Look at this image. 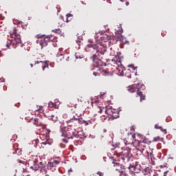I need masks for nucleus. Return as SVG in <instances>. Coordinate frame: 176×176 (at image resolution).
I'll list each match as a JSON object with an SVG mask.
<instances>
[{"mask_svg": "<svg viewBox=\"0 0 176 176\" xmlns=\"http://www.w3.org/2000/svg\"><path fill=\"white\" fill-rule=\"evenodd\" d=\"M160 130L161 131H162V133H164V134H167V129H163V127L161 126V128H160Z\"/></svg>", "mask_w": 176, "mask_h": 176, "instance_id": "obj_27", "label": "nucleus"}, {"mask_svg": "<svg viewBox=\"0 0 176 176\" xmlns=\"http://www.w3.org/2000/svg\"><path fill=\"white\" fill-rule=\"evenodd\" d=\"M132 138L134 140V138H135V135H133Z\"/></svg>", "mask_w": 176, "mask_h": 176, "instance_id": "obj_41", "label": "nucleus"}, {"mask_svg": "<svg viewBox=\"0 0 176 176\" xmlns=\"http://www.w3.org/2000/svg\"><path fill=\"white\" fill-rule=\"evenodd\" d=\"M112 63H113V67L118 71L119 74L122 76L124 75V67L122 65V61L120 60H112Z\"/></svg>", "mask_w": 176, "mask_h": 176, "instance_id": "obj_7", "label": "nucleus"}, {"mask_svg": "<svg viewBox=\"0 0 176 176\" xmlns=\"http://www.w3.org/2000/svg\"><path fill=\"white\" fill-rule=\"evenodd\" d=\"M54 108H56V109L58 108V107H57V104H56V102H54Z\"/></svg>", "mask_w": 176, "mask_h": 176, "instance_id": "obj_39", "label": "nucleus"}, {"mask_svg": "<svg viewBox=\"0 0 176 176\" xmlns=\"http://www.w3.org/2000/svg\"><path fill=\"white\" fill-rule=\"evenodd\" d=\"M94 176H104V173L102 172H98L94 174Z\"/></svg>", "mask_w": 176, "mask_h": 176, "instance_id": "obj_25", "label": "nucleus"}, {"mask_svg": "<svg viewBox=\"0 0 176 176\" xmlns=\"http://www.w3.org/2000/svg\"><path fill=\"white\" fill-rule=\"evenodd\" d=\"M167 174H168V170H166L164 173V176H167Z\"/></svg>", "mask_w": 176, "mask_h": 176, "instance_id": "obj_36", "label": "nucleus"}, {"mask_svg": "<svg viewBox=\"0 0 176 176\" xmlns=\"http://www.w3.org/2000/svg\"><path fill=\"white\" fill-rule=\"evenodd\" d=\"M67 128H65V131L62 133L61 136L65 137V138L62 139L63 142H68V140L74 138L75 136V133L78 126L79 124V121L77 120L72 119L69 121H67Z\"/></svg>", "mask_w": 176, "mask_h": 176, "instance_id": "obj_1", "label": "nucleus"}, {"mask_svg": "<svg viewBox=\"0 0 176 176\" xmlns=\"http://www.w3.org/2000/svg\"><path fill=\"white\" fill-rule=\"evenodd\" d=\"M18 163H23V164H25V162H23V161L18 160Z\"/></svg>", "mask_w": 176, "mask_h": 176, "instance_id": "obj_35", "label": "nucleus"}, {"mask_svg": "<svg viewBox=\"0 0 176 176\" xmlns=\"http://www.w3.org/2000/svg\"><path fill=\"white\" fill-rule=\"evenodd\" d=\"M144 175L151 176V173H150L144 172Z\"/></svg>", "mask_w": 176, "mask_h": 176, "instance_id": "obj_33", "label": "nucleus"}, {"mask_svg": "<svg viewBox=\"0 0 176 176\" xmlns=\"http://www.w3.org/2000/svg\"><path fill=\"white\" fill-rule=\"evenodd\" d=\"M60 164V162L58 160H54L52 162L50 163V167H57Z\"/></svg>", "mask_w": 176, "mask_h": 176, "instance_id": "obj_16", "label": "nucleus"}, {"mask_svg": "<svg viewBox=\"0 0 176 176\" xmlns=\"http://www.w3.org/2000/svg\"><path fill=\"white\" fill-rule=\"evenodd\" d=\"M159 141H160V137L159 136L154 138L153 140V142H159Z\"/></svg>", "mask_w": 176, "mask_h": 176, "instance_id": "obj_23", "label": "nucleus"}, {"mask_svg": "<svg viewBox=\"0 0 176 176\" xmlns=\"http://www.w3.org/2000/svg\"><path fill=\"white\" fill-rule=\"evenodd\" d=\"M135 86L134 85H131L130 87H128V91H129V93H135Z\"/></svg>", "mask_w": 176, "mask_h": 176, "instance_id": "obj_18", "label": "nucleus"}, {"mask_svg": "<svg viewBox=\"0 0 176 176\" xmlns=\"http://www.w3.org/2000/svg\"><path fill=\"white\" fill-rule=\"evenodd\" d=\"M121 159L124 163H128L130 158L127 154H123L121 155Z\"/></svg>", "mask_w": 176, "mask_h": 176, "instance_id": "obj_11", "label": "nucleus"}, {"mask_svg": "<svg viewBox=\"0 0 176 176\" xmlns=\"http://www.w3.org/2000/svg\"><path fill=\"white\" fill-rule=\"evenodd\" d=\"M69 17H72V14H67L66 15V23H69V21H71V20H72V19H69Z\"/></svg>", "mask_w": 176, "mask_h": 176, "instance_id": "obj_19", "label": "nucleus"}, {"mask_svg": "<svg viewBox=\"0 0 176 176\" xmlns=\"http://www.w3.org/2000/svg\"><path fill=\"white\" fill-rule=\"evenodd\" d=\"M35 112H40L42 113L43 112V106H39L37 109H34Z\"/></svg>", "mask_w": 176, "mask_h": 176, "instance_id": "obj_20", "label": "nucleus"}, {"mask_svg": "<svg viewBox=\"0 0 176 176\" xmlns=\"http://www.w3.org/2000/svg\"><path fill=\"white\" fill-rule=\"evenodd\" d=\"M129 68L133 69V71H135V69H137V67H134V65H129Z\"/></svg>", "mask_w": 176, "mask_h": 176, "instance_id": "obj_28", "label": "nucleus"}, {"mask_svg": "<svg viewBox=\"0 0 176 176\" xmlns=\"http://www.w3.org/2000/svg\"><path fill=\"white\" fill-rule=\"evenodd\" d=\"M50 120L54 122V123H56L58 120V117H57V114H52L50 116Z\"/></svg>", "mask_w": 176, "mask_h": 176, "instance_id": "obj_15", "label": "nucleus"}, {"mask_svg": "<svg viewBox=\"0 0 176 176\" xmlns=\"http://www.w3.org/2000/svg\"><path fill=\"white\" fill-rule=\"evenodd\" d=\"M16 28L13 29V32L10 33V36H12V39L8 40L6 43L7 49L10 47V45H17V43H21V37L20 34H17Z\"/></svg>", "mask_w": 176, "mask_h": 176, "instance_id": "obj_2", "label": "nucleus"}, {"mask_svg": "<svg viewBox=\"0 0 176 176\" xmlns=\"http://www.w3.org/2000/svg\"><path fill=\"white\" fill-rule=\"evenodd\" d=\"M136 142L138 144L137 149L138 151H140L141 153H144V151L149 148V144L146 143V140H144L142 142L137 140Z\"/></svg>", "mask_w": 176, "mask_h": 176, "instance_id": "obj_6", "label": "nucleus"}, {"mask_svg": "<svg viewBox=\"0 0 176 176\" xmlns=\"http://www.w3.org/2000/svg\"><path fill=\"white\" fill-rule=\"evenodd\" d=\"M136 89H138L137 95L140 97V102L144 101L145 100V95L142 94V91H140L141 89H144L145 85L144 84L139 82L135 85Z\"/></svg>", "mask_w": 176, "mask_h": 176, "instance_id": "obj_8", "label": "nucleus"}, {"mask_svg": "<svg viewBox=\"0 0 176 176\" xmlns=\"http://www.w3.org/2000/svg\"><path fill=\"white\" fill-rule=\"evenodd\" d=\"M54 32H57L58 34H60L61 33V30L60 29H56L54 30Z\"/></svg>", "mask_w": 176, "mask_h": 176, "instance_id": "obj_30", "label": "nucleus"}, {"mask_svg": "<svg viewBox=\"0 0 176 176\" xmlns=\"http://www.w3.org/2000/svg\"><path fill=\"white\" fill-rule=\"evenodd\" d=\"M77 105L78 104H76L74 100H71L67 104V107H69L70 108H76Z\"/></svg>", "mask_w": 176, "mask_h": 176, "instance_id": "obj_14", "label": "nucleus"}, {"mask_svg": "<svg viewBox=\"0 0 176 176\" xmlns=\"http://www.w3.org/2000/svg\"><path fill=\"white\" fill-rule=\"evenodd\" d=\"M126 6H129V2L126 1Z\"/></svg>", "mask_w": 176, "mask_h": 176, "instance_id": "obj_44", "label": "nucleus"}, {"mask_svg": "<svg viewBox=\"0 0 176 176\" xmlns=\"http://www.w3.org/2000/svg\"><path fill=\"white\" fill-rule=\"evenodd\" d=\"M42 145H47V144L50 145V144H49V142H47V140H46L45 142H43Z\"/></svg>", "mask_w": 176, "mask_h": 176, "instance_id": "obj_32", "label": "nucleus"}, {"mask_svg": "<svg viewBox=\"0 0 176 176\" xmlns=\"http://www.w3.org/2000/svg\"><path fill=\"white\" fill-rule=\"evenodd\" d=\"M129 144H130V143H127V142H126V145H129Z\"/></svg>", "mask_w": 176, "mask_h": 176, "instance_id": "obj_45", "label": "nucleus"}, {"mask_svg": "<svg viewBox=\"0 0 176 176\" xmlns=\"http://www.w3.org/2000/svg\"><path fill=\"white\" fill-rule=\"evenodd\" d=\"M40 63H41V64L43 65V71H45V68H49V63L47 60H45V61L36 60L35 61V65L40 64Z\"/></svg>", "mask_w": 176, "mask_h": 176, "instance_id": "obj_10", "label": "nucleus"}, {"mask_svg": "<svg viewBox=\"0 0 176 176\" xmlns=\"http://www.w3.org/2000/svg\"><path fill=\"white\" fill-rule=\"evenodd\" d=\"M98 112L99 113H102V112H105L106 115L112 118V119H118L119 118V111L115 109H106L104 107H98Z\"/></svg>", "mask_w": 176, "mask_h": 176, "instance_id": "obj_3", "label": "nucleus"}, {"mask_svg": "<svg viewBox=\"0 0 176 176\" xmlns=\"http://www.w3.org/2000/svg\"><path fill=\"white\" fill-rule=\"evenodd\" d=\"M100 46H101V45H100V44H95V45H94V44H88L87 45V47H89V48L92 47L94 49H98V47H100Z\"/></svg>", "mask_w": 176, "mask_h": 176, "instance_id": "obj_17", "label": "nucleus"}, {"mask_svg": "<svg viewBox=\"0 0 176 176\" xmlns=\"http://www.w3.org/2000/svg\"><path fill=\"white\" fill-rule=\"evenodd\" d=\"M60 20H62L63 21H64V16H60Z\"/></svg>", "mask_w": 176, "mask_h": 176, "instance_id": "obj_40", "label": "nucleus"}, {"mask_svg": "<svg viewBox=\"0 0 176 176\" xmlns=\"http://www.w3.org/2000/svg\"><path fill=\"white\" fill-rule=\"evenodd\" d=\"M68 172H69V173H72V169H69V170H68Z\"/></svg>", "mask_w": 176, "mask_h": 176, "instance_id": "obj_42", "label": "nucleus"}, {"mask_svg": "<svg viewBox=\"0 0 176 176\" xmlns=\"http://www.w3.org/2000/svg\"><path fill=\"white\" fill-rule=\"evenodd\" d=\"M48 107H49L50 108H54V102H50L48 103Z\"/></svg>", "mask_w": 176, "mask_h": 176, "instance_id": "obj_26", "label": "nucleus"}, {"mask_svg": "<svg viewBox=\"0 0 176 176\" xmlns=\"http://www.w3.org/2000/svg\"><path fill=\"white\" fill-rule=\"evenodd\" d=\"M121 176H126V173L125 172H122L121 173Z\"/></svg>", "mask_w": 176, "mask_h": 176, "instance_id": "obj_38", "label": "nucleus"}, {"mask_svg": "<svg viewBox=\"0 0 176 176\" xmlns=\"http://www.w3.org/2000/svg\"><path fill=\"white\" fill-rule=\"evenodd\" d=\"M33 124L34 126H36V127H45V122L42 121V119L41 118H34L32 119Z\"/></svg>", "mask_w": 176, "mask_h": 176, "instance_id": "obj_9", "label": "nucleus"}, {"mask_svg": "<svg viewBox=\"0 0 176 176\" xmlns=\"http://www.w3.org/2000/svg\"><path fill=\"white\" fill-rule=\"evenodd\" d=\"M81 123H84L85 124V126H87L89 124V123H87V122H86L85 120L82 121Z\"/></svg>", "mask_w": 176, "mask_h": 176, "instance_id": "obj_34", "label": "nucleus"}, {"mask_svg": "<svg viewBox=\"0 0 176 176\" xmlns=\"http://www.w3.org/2000/svg\"><path fill=\"white\" fill-rule=\"evenodd\" d=\"M161 127H162V126H159V124H155V129H158V130H160Z\"/></svg>", "mask_w": 176, "mask_h": 176, "instance_id": "obj_31", "label": "nucleus"}, {"mask_svg": "<svg viewBox=\"0 0 176 176\" xmlns=\"http://www.w3.org/2000/svg\"><path fill=\"white\" fill-rule=\"evenodd\" d=\"M30 168H32V170H34V171H38L39 170V166L34 165L33 166H31Z\"/></svg>", "mask_w": 176, "mask_h": 176, "instance_id": "obj_21", "label": "nucleus"}, {"mask_svg": "<svg viewBox=\"0 0 176 176\" xmlns=\"http://www.w3.org/2000/svg\"><path fill=\"white\" fill-rule=\"evenodd\" d=\"M129 168V170H133L134 173H138V170H137V168H138V164H137V162H135V165L130 164Z\"/></svg>", "mask_w": 176, "mask_h": 176, "instance_id": "obj_12", "label": "nucleus"}, {"mask_svg": "<svg viewBox=\"0 0 176 176\" xmlns=\"http://www.w3.org/2000/svg\"><path fill=\"white\" fill-rule=\"evenodd\" d=\"M100 119L102 122H105L108 119V117L107 116H100Z\"/></svg>", "mask_w": 176, "mask_h": 176, "instance_id": "obj_24", "label": "nucleus"}, {"mask_svg": "<svg viewBox=\"0 0 176 176\" xmlns=\"http://www.w3.org/2000/svg\"><path fill=\"white\" fill-rule=\"evenodd\" d=\"M51 38L50 36H45V35H37V43H39L40 46H41V49L47 46L49 42H50Z\"/></svg>", "mask_w": 176, "mask_h": 176, "instance_id": "obj_5", "label": "nucleus"}, {"mask_svg": "<svg viewBox=\"0 0 176 176\" xmlns=\"http://www.w3.org/2000/svg\"><path fill=\"white\" fill-rule=\"evenodd\" d=\"M74 137H76V138H83L84 135H83V132L82 131H76L74 133Z\"/></svg>", "mask_w": 176, "mask_h": 176, "instance_id": "obj_13", "label": "nucleus"}, {"mask_svg": "<svg viewBox=\"0 0 176 176\" xmlns=\"http://www.w3.org/2000/svg\"><path fill=\"white\" fill-rule=\"evenodd\" d=\"M93 75H94V76H100V73L97 72H94Z\"/></svg>", "mask_w": 176, "mask_h": 176, "instance_id": "obj_29", "label": "nucleus"}, {"mask_svg": "<svg viewBox=\"0 0 176 176\" xmlns=\"http://www.w3.org/2000/svg\"><path fill=\"white\" fill-rule=\"evenodd\" d=\"M76 43H78V46H80V41L77 40Z\"/></svg>", "mask_w": 176, "mask_h": 176, "instance_id": "obj_37", "label": "nucleus"}, {"mask_svg": "<svg viewBox=\"0 0 176 176\" xmlns=\"http://www.w3.org/2000/svg\"><path fill=\"white\" fill-rule=\"evenodd\" d=\"M30 67H31V68H32V67H34V65H32V63H31Z\"/></svg>", "mask_w": 176, "mask_h": 176, "instance_id": "obj_43", "label": "nucleus"}, {"mask_svg": "<svg viewBox=\"0 0 176 176\" xmlns=\"http://www.w3.org/2000/svg\"><path fill=\"white\" fill-rule=\"evenodd\" d=\"M104 52H107L105 48H104L103 51L98 49L96 50V53L91 57V60L94 61V64H96V67L101 65V60H102V56Z\"/></svg>", "mask_w": 176, "mask_h": 176, "instance_id": "obj_4", "label": "nucleus"}, {"mask_svg": "<svg viewBox=\"0 0 176 176\" xmlns=\"http://www.w3.org/2000/svg\"><path fill=\"white\" fill-rule=\"evenodd\" d=\"M45 131H46L47 140H49L50 134V133H52V131L50 129H46Z\"/></svg>", "mask_w": 176, "mask_h": 176, "instance_id": "obj_22", "label": "nucleus"}]
</instances>
